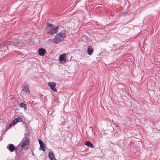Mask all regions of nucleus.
<instances>
[{
    "label": "nucleus",
    "instance_id": "20e7f679",
    "mask_svg": "<svg viewBox=\"0 0 160 160\" xmlns=\"http://www.w3.org/2000/svg\"><path fill=\"white\" fill-rule=\"evenodd\" d=\"M19 121L20 122L22 121V120L21 117H19L15 118L9 125L8 126L9 128H11L12 126L15 125Z\"/></svg>",
    "mask_w": 160,
    "mask_h": 160
},
{
    "label": "nucleus",
    "instance_id": "7ed1b4c3",
    "mask_svg": "<svg viewBox=\"0 0 160 160\" xmlns=\"http://www.w3.org/2000/svg\"><path fill=\"white\" fill-rule=\"evenodd\" d=\"M19 121L20 122L22 121V120L21 117H19L15 118L9 125L8 126L9 128H11L12 126L15 125Z\"/></svg>",
    "mask_w": 160,
    "mask_h": 160
},
{
    "label": "nucleus",
    "instance_id": "9b49d317",
    "mask_svg": "<svg viewBox=\"0 0 160 160\" xmlns=\"http://www.w3.org/2000/svg\"><path fill=\"white\" fill-rule=\"evenodd\" d=\"M93 52V49L91 47V46H89L88 47L87 49V52L88 54L89 55H91Z\"/></svg>",
    "mask_w": 160,
    "mask_h": 160
},
{
    "label": "nucleus",
    "instance_id": "9d476101",
    "mask_svg": "<svg viewBox=\"0 0 160 160\" xmlns=\"http://www.w3.org/2000/svg\"><path fill=\"white\" fill-rule=\"evenodd\" d=\"M38 52L40 55L43 56L46 53V52L44 49L41 48L39 49Z\"/></svg>",
    "mask_w": 160,
    "mask_h": 160
},
{
    "label": "nucleus",
    "instance_id": "f03ea898",
    "mask_svg": "<svg viewBox=\"0 0 160 160\" xmlns=\"http://www.w3.org/2000/svg\"><path fill=\"white\" fill-rule=\"evenodd\" d=\"M58 28L59 26H58L55 28H53L52 24L48 23L46 29L48 33L53 35L57 32Z\"/></svg>",
    "mask_w": 160,
    "mask_h": 160
},
{
    "label": "nucleus",
    "instance_id": "f257e3e1",
    "mask_svg": "<svg viewBox=\"0 0 160 160\" xmlns=\"http://www.w3.org/2000/svg\"><path fill=\"white\" fill-rule=\"evenodd\" d=\"M66 35V32L64 30L62 31L59 32L56 36L55 38H53L52 41L56 43H58L63 39Z\"/></svg>",
    "mask_w": 160,
    "mask_h": 160
},
{
    "label": "nucleus",
    "instance_id": "dca6fc26",
    "mask_svg": "<svg viewBox=\"0 0 160 160\" xmlns=\"http://www.w3.org/2000/svg\"><path fill=\"white\" fill-rule=\"evenodd\" d=\"M23 89L25 91L27 92H29L30 90L29 88L28 87V86H25L24 87Z\"/></svg>",
    "mask_w": 160,
    "mask_h": 160
},
{
    "label": "nucleus",
    "instance_id": "39448f33",
    "mask_svg": "<svg viewBox=\"0 0 160 160\" xmlns=\"http://www.w3.org/2000/svg\"><path fill=\"white\" fill-rule=\"evenodd\" d=\"M66 54L65 53L59 55V60L61 63L63 64L66 62Z\"/></svg>",
    "mask_w": 160,
    "mask_h": 160
},
{
    "label": "nucleus",
    "instance_id": "f3484780",
    "mask_svg": "<svg viewBox=\"0 0 160 160\" xmlns=\"http://www.w3.org/2000/svg\"><path fill=\"white\" fill-rule=\"evenodd\" d=\"M54 103L55 104H57L58 103L59 101L58 100V99L57 98H56L54 99Z\"/></svg>",
    "mask_w": 160,
    "mask_h": 160
},
{
    "label": "nucleus",
    "instance_id": "ddd939ff",
    "mask_svg": "<svg viewBox=\"0 0 160 160\" xmlns=\"http://www.w3.org/2000/svg\"><path fill=\"white\" fill-rule=\"evenodd\" d=\"M48 156L50 160H56L52 152H50L49 153Z\"/></svg>",
    "mask_w": 160,
    "mask_h": 160
},
{
    "label": "nucleus",
    "instance_id": "f8f14e48",
    "mask_svg": "<svg viewBox=\"0 0 160 160\" xmlns=\"http://www.w3.org/2000/svg\"><path fill=\"white\" fill-rule=\"evenodd\" d=\"M8 149L11 152H12L15 150V148L14 147L13 145L10 144L9 145Z\"/></svg>",
    "mask_w": 160,
    "mask_h": 160
},
{
    "label": "nucleus",
    "instance_id": "412c9836",
    "mask_svg": "<svg viewBox=\"0 0 160 160\" xmlns=\"http://www.w3.org/2000/svg\"><path fill=\"white\" fill-rule=\"evenodd\" d=\"M15 151H16V152H17V151L16 150H15Z\"/></svg>",
    "mask_w": 160,
    "mask_h": 160
},
{
    "label": "nucleus",
    "instance_id": "1a4fd4ad",
    "mask_svg": "<svg viewBox=\"0 0 160 160\" xmlns=\"http://www.w3.org/2000/svg\"><path fill=\"white\" fill-rule=\"evenodd\" d=\"M9 42H5L3 44H2L0 45V47L3 49L4 50H7L8 49V46H6V45H8L9 44Z\"/></svg>",
    "mask_w": 160,
    "mask_h": 160
},
{
    "label": "nucleus",
    "instance_id": "aec40b11",
    "mask_svg": "<svg viewBox=\"0 0 160 160\" xmlns=\"http://www.w3.org/2000/svg\"><path fill=\"white\" fill-rule=\"evenodd\" d=\"M22 123L23 124L24 123V122H23Z\"/></svg>",
    "mask_w": 160,
    "mask_h": 160
},
{
    "label": "nucleus",
    "instance_id": "423d86ee",
    "mask_svg": "<svg viewBox=\"0 0 160 160\" xmlns=\"http://www.w3.org/2000/svg\"><path fill=\"white\" fill-rule=\"evenodd\" d=\"M28 144L29 140L28 139L25 140L22 142L21 147L22 148V149H26L28 148Z\"/></svg>",
    "mask_w": 160,
    "mask_h": 160
},
{
    "label": "nucleus",
    "instance_id": "4468645a",
    "mask_svg": "<svg viewBox=\"0 0 160 160\" xmlns=\"http://www.w3.org/2000/svg\"><path fill=\"white\" fill-rule=\"evenodd\" d=\"M85 145L88 147H90L91 148H94V146L93 144L91 142H90L89 141H86L85 143Z\"/></svg>",
    "mask_w": 160,
    "mask_h": 160
},
{
    "label": "nucleus",
    "instance_id": "0eeeda50",
    "mask_svg": "<svg viewBox=\"0 0 160 160\" xmlns=\"http://www.w3.org/2000/svg\"><path fill=\"white\" fill-rule=\"evenodd\" d=\"M48 85L50 87V88L54 92H56L57 89L55 88L56 84L54 82H49L48 83Z\"/></svg>",
    "mask_w": 160,
    "mask_h": 160
},
{
    "label": "nucleus",
    "instance_id": "6e6552de",
    "mask_svg": "<svg viewBox=\"0 0 160 160\" xmlns=\"http://www.w3.org/2000/svg\"><path fill=\"white\" fill-rule=\"evenodd\" d=\"M38 141L40 145V148H41L42 151H44L45 150V147L44 143L41 139H39Z\"/></svg>",
    "mask_w": 160,
    "mask_h": 160
},
{
    "label": "nucleus",
    "instance_id": "a211bd4d",
    "mask_svg": "<svg viewBox=\"0 0 160 160\" xmlns=\"http://www.w3.org/2000/svg\"><path fill=\"white\" fill-rule=\"evenodd\" d=\"M13 42L14 44H17L18 45H19L20 43L18 42L16 40H15V41H13Z\"/></svg>",
    "mask_w": 160,
    "mask_h": 160
},
{
    "label": "nucleus",
    "instance_id": "2eb2a0df",
    "mask_svg": "<svg viewBox=\"0 0 160 160\" xmlns=\"http://www.w3.org/2000/svg\"><path fill=\"white\" fill-rule=\"evenodd\" d=\"M20 107L21 108H23L24 110H25L26 108V105L24 103H22L19 105Z\"/></svg>",
    "mask_w": 160,
    "mask_h": 160
},
{
    "label": "nucleus",
    "instance_id": "6ab92c4d",
    "mask_svg": "<svg viewBox=\"0 0 160 160\" xmlns=\"http://www.w3.org/2000/svg\"><path fill=\"white\" fill-rule=\"evenodd\" d=\"M88 135L89 136V137H91L92 136V133H91V135Z\"/></svg>",
    "mask_w": 160,
    "mask_h": 160
}]
</instances>
